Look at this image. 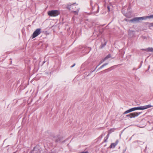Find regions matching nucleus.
Wrapping results in <instances>:
<instances>
[{
  "label": "nucleus",
  "instance_id": "nucleus-1",
  "mask_svg": "<svg viewBox=\"0 0 153 153\" xmlns=\"http://www.w3.org/2000/svg\"><path fill=\"white\" fill-rule=\"evenodd\" d=\"M153 18V15H150L149 16H147L145 17H135L129 21V22H139L141 20L146 19L147 18Z\"/></svg>",
  "mask_w": 153,
  "mask_h": 153
},
{
  "label": "nucleus",
  "instance_id": "nucleus-2",
  "mask_svg": "<svg viewBox=\"0 0 153 153\" xmlns=\"http://www.w3.org/2000/svg\"><path fill=\"white\" fill-rule=\"evenodd\" d=\"M48 15L51 16H56L58 15L60 13L58 10H52L48 12Z\"/></svg>",
  "mask_w": 153,
  "mask_h": 153
},
{
  "label": "nucleus",
  "instance_id": "nucleus-3",
  "mask_svg": "<svg viewBox=\"0 0 153 153\" xmlns=\"http://www.w3.org/2000/svg\"><path fill=\"white\" fill-rule=\"evenodd\" d=\"M41 33V29L37 28L33 32L32 35V39L34 38L39 35Z\"/></svg>",
  "mask_w": 153,
  "mask_h": 153
},
{
  "label": "nucleus",
  "instance_id": "nucleus-4",
  "mask_svg": "<svg viewBox=\"0 0 153 153\" xmlns=\"http://www.w3.org/2000/svg\"><path fill=\"white\" fill-rule=\"evenodd\" d=\"M153 106L151 105H146L143 106H141L140 107H135V110H144L145 109H146L149 108H150L151 107H152Z\"/></svg>",
  "mask_w": 153,
  "mask_h": 153
},
{
  "label": "nucleus",
  "instance_id": "nucleus-5",
  "mask_svg": "<svg viewBox=\"0 0 153 153\" xmlns=\"http://www.w3.org/2000/svg\"><path fill=\"white\" fill-rule=\"evenodd\" d=\"M141 114V113H133L130 114L131 117L130 118H132V117H137L138 116L139 114Z\"/></svg>",
  "mask_w": 153,
  "mask_h": 153
},
{
  "label": "nucleus",
  "instance_id": "nucleus-6",
  "mask_svg": "<svg viewBox=\"0 0 153 153\" xmlns=\"http://www.w3.org/2000/svg\"><path fill=\"white\" fill-rule=\"evenodd\" d=\"M76 7L73 4H69L68 5L67 8L69 10H71V9H74Z\"/></svg>",
  "mask_w": 153,
  "mask_h": 153
},
{
  "label": "nucleus",
  "instance_id": "nucleus-7",
  "mask_svg": "<svg viewBox=\"0 0 153 153\" xmlns=\"http://www.w3.org/2000/svg\"><path fill=\"white\" fill-rule=\"evenodd\" d=\"M33 150L34 153H39L40 152L39 149L36 147H34Z\"/></svg>",
  "mask_w": 153,
  "mask_h": 153
},
{
  "label": "nucleus",
  "instance_id": "nucleus-8",
  "mask_svg": "<svg viewBox=\"0 0 153 153\" xmlns=\"http://www.w3.org/2000/svg\"><path fill=\"white\" fill-rule=\"evenodd\" d=\"M118 143V141L117 140L116 141V142L115 143H112L110 146V147L111 148H114L117 145Z\"/></svg>",
  "mask_w": 153,
  "mask_h": 153
},
{
  "label": "nucleus",
  "instance_id": "nucleus-9",
  "mask_svg": "<svg viewBox=\"0 0 153 153\" xmlns=\"http://www.w3.org/2000/svg\"><path fill=\"white\" fill-rule=\"evenodd\" d=\"M111 57V55L110 54H108V55L107 56L105 57L101 61V62L99 64V65H100L101 63L104 62V61L106 60L107 59H108L110 58Z\"/></svg>",
  "mask_w": 153,
  "mask_h": 153
},
{
  "label": "nucleus",
  "instance_id": "nucleus-10",
  "mask_svg": "<svg viewBox=\"0 0 153 153\" xmlns=\"http://www.w3.org/2000/svg\"><path fill=\"white\" fill-rule=\"evenodd\" d=\"M131 112V111L130 110V109L128 110H127L126 111L123 113V114H127V113H130Z\"/></svg>",
  "mask_w": 153,
  "mask_h": 153
},
{
  "label": "nucleus",
  "instance_id": "nucleus-11",
  "mask_svg": "<svg viewBox=\"0 0 153 153\" xmlns=\"http://www.w3.org/2000/svg\"><path fill=\"white\" fill-rule=\"evenodd\" d=\"M147 50L149 51L153 52V48H148L147 49Z\"/></svg>",
  "mask_w": 153,
  "mask_h": 153
},
{
  "label": "nucleus",
  "instance_id": "nucleus-12",
  "mask_svg": "<svg viewBox=\"0 0 153 153\" xmlns=\"http://www.w3.org/2000/svg\"><path fill=\"white\" fill-rule=\"evenodd\" d=\"M79 10H78L77 11H72V12H73L74 14L77 15L78 14Z\"/></svg>",
  "mask_w": 153,
  "mask_h": 153
},
{
  "label": "nucleus",
  "instance_id": "nucleus-13",
  "mask_svg": "<svg viewBox=\"0 0 153 153\" xmlns=\"http://www.w3.org/2000/svg\"><path fill=\"white\" fill-rule=\"evenodd\" d=\"M114 130H115V129L111 128L109 131V133H111V132L114 131Z\"/></svg>",
  "mask_w": 153,
  "mask_h": 153
},
{
  "label": "nucleus",
  "instance_id": "nucleus-14",
  "mask_svg": "<svg viewBox=\"0 0 153 153\" xmlns=\"http://www.w3.org/2000/svg\"><path fill=\"white\" fill-rule=\"evenodd\" d=\"M131 112L136 110L135 108L134 107L130 109Z\"/></svg>",
  "mask_w": 153,
  "mask_h": 153
},
{
  "label": "nucleus",
  "instance_id": "nucleus-15",
  "mask_svg": "<svg viewBox=\"0 0 153 153\" xmlns=\"http://www.w3.org/2000/svg\"><path fill=\"white\" fill-rule=\"evenodd\" d=\"M149 27H153V23H149Z\"/></svg>",
  "mask_w": 153,
  "mask_h": 153
},
{
  "label": "nucleus",
  "instance_id": "nucleus-16",
  "mask_svg": "<svg viewBox=\"0 0 153 153\" xmlns=\"http://www.w3.org/2000/svg\"><path fill=\"white\" fill-rule=\"evenodd\" d=\"M108 64V63H105L102 65V67H103L104 66H106V65H107Z\"/></svg>",
  "mask_w": 153,
  "mask_h": 153
},
{
  "label": "nucleus",
  "instance_id": "nucleus-17",
  "mask_svg": "<svg viewBox=\"0 0 153 153\" xmlns=\"http://www.w3.org/2000/svg\"><path fill=\"white\" fill-rule=\"evenodd\" d=\"M126 117H129L130 118L131 117L130 114H128L126 115Z\"/></svg>",
  "mask_w": 153,
  "mask_h": 153
},
{
  "label": "nucleus",
  "instance_id": "nucleus-18",
  "mask_svg": "<svg viewBox=\"0 0 153 153\" xmlns=\"http://www.w3.org/2000/svg\"><path fill=\"white\" fill-rule=\"evenodd\" d=\"M30 153H34L33 152V150H32L30 152Z\"/></svg>",
  "mask_w": 153,
  "mask_h": 153
},
{
  "label": "nucleus",
  "instance_id": "nucleus-19",
  "mask_svg": "<svg viewBox=\"0 0 153 153\" xmlns=\"http://www.w3.org/2000/svg\"><path fill=\"white\" fill-rule=\"evenodd\" d=\"M103 68V67H102V65L101 66H100V68H99V69H100L101 68Z\"/></svg>",
  "mask_w": 153,
  "mask_h": 153
},
{
  "label": "nucleus",
  "instance_id": "nucleus-20",
  "mask_svg": "<svg viewBox=\"0 0 153 153\" xmlns=\"http://www.w3.org/2000/svg\"><path fill=\"white\" fill-rule=\"evenodd\" d=\"M75 64H74L73 65H72L71 66V67L72 68V67H74L75 66Z\"/></svg>",
  "mask_w": 153,
  "mask_h": 153
},
{
  "label": "nucleus",
  "instance_id": "nucleus-21",
  "mask_svg": "<svg viewBox=\"0 0 153 153\" xmlns=\"http://www.w3.org/2000/svg\"><path fill=\"white\" fill-rule=\"evenodd\" d=\"M107 7L108 9V11H109V7L108 6Z\"/></svg>",
  "mask_w": 153,
  "mask_h": 153
},
{
  "label": "nucleus",
  "instance_id": "nucleus-22",
  "mask_svg": "<svg viewBox=\"0 0 153 153\" xmlns=\"http://www.w3.org/2000/svg\"><path fill=\"white\" fill-rule=\"evenodd\" d=\"M82 153H88L87 152H82Z\"/></svg>",
  "mask_w": 153,
  "mask_h": 153
},
{
  "label": "nucleus",
  "instance_id": "nucleus-23",
  "mask_svg": "<svg viewBox=\"0 0 153 153\" xmlns=\"http://www.w3.org/2000/svg\"><path fill=\"white\" fill-rule=\"evenodd\" d=\"M56 142H57V141H57V140H56Z\"/></svg>",
  "mask_w": 153,
  "mask_h": 153
},
{
  "label": "nucleus",
  "instance_id": "nucleus-24",
  "mask_svg": "<svg viewBox=\"0 0 153 153\" xmlns=\"http://www.w3.org/2000/svg\"><path fill=\"white\" fill-rule=\"evenodd\" d=\"M39 153H40V152H39Z\"/></svg>",
  "mask_w": 153,
  "mask_h": 153
}]
</instances>
